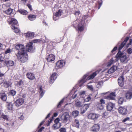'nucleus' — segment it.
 I'll list each match as a JSON object with an SVG mask.
<instances>
[{"label":"nucleus","mask_w":132,"mask_h":132,"mask_svg":"<svg viewBox=\"0 0 132 132\" xmlns=\"http://www.w3.org/2000/svg\"><path fill=\"white\" fill-rule=\"evenodd\" d=\"M123 98L121 97L119 100L118 103L119 104H122L123 102Z\"/></svg>","instance_id":"43"},{"label":"nucleus","mask_w":132,"mask_h":132,"mask_svg":"<svg viewBox=\"0 0 132 132\" xmlns=\"http://www.w3.org/2000/svg\"><path fill=\"white\" fill-rule=\"evenodd\" d=\"M10 95H11L12 96H13L15 95V94L16 93V91L13 90H12L10 92Z\"/></svg>","instance_id":"42"},{"label":"nucleus","mask_w":132,"mask_h":132,"mask_svg":"<svg viewBox=\"0 0 132 132\" xmlns=\"http://www.w3.org/2000/svg\"><path fill=\"white\" fill-rule=\"evenodd\" d=\"M62 14V11L59 10L58 12H56L53 16V19L55 21L58 19L59 17Z\"/></svg>","instance_id":"8"},{"label":"nucleus","mask_w":132,"mask_h":132,"mask_svg":"<svg viewBox=\"0 0 132 132\" xmlns=\"http://www.w3.org/2000/svg\"><path fill=\"white\" fill-rule=\"evenodd\" d=\"M5 62L7 66H13L14 64V63L12 61H5Z\"/></svg>","instance_id":"20"},{"label":"nucleus","mask_w":132,"mask_h":132,"mask_svg":"<svg viewBox=\"0 0 132 132\" xmlns=\"http://www.w3.org/2000/svg\"><path fill=\"white\" fill-rule=\"evenodd\" d=\"M13 104L11 102H10L7 106V108L9 110H12Z\"/></svg>","instance_id":"28"},{"label":"nucleus","mask_w":132,"mask_h":132,"mask_svg":"<svg viewBox=\"0 0 132 132\" xmlns=\"http://www.w3.org/2000/svg\"><path fill=\"white\" fill-rule=\"evenodd\" d=\"M10 85V82H9L5 81L3 84L4 86L6 88L8 87Z\"/></svg>","instance_id":"37"},{"label":"nucleus","mask_w":132,"mask_h":132,"mask_svg":"<svg viewBox=\"0 0 132 132\" xmlns=\"http://www.w3.org/2000/svg\"><path fill=\"white\" fill-rule=\"evenodd\" d=\"M44 128V127H42L41 128L38 130V132H41L42 130Z\"/></svg>","instance_id":"61"},{"label":"nucleus","mask_w":132,"mask_h":132,"mask_svg":"<svg viewBox=\"0 0 132 132\" xmlns=\"http://www.w3.org/2000/svg\"><path fill=\"white\" fill-rule=\"evenodd\" d=\"M80 14V11H78L76 12L75 13V14L76 16H78Z\"/></svg>","instance_id":"56"},{"label":"nucleus","mask_w":132,"mask_h":132,"mask_svg":"<svg viewBox=\"0 0 132 132\" xmlns=\"http://www.w3.org/2000/svg\"><path fill=\"white\" fill-rule=\"evenodd\" d=\"M11 52V50L10 48H8L5 51V53L7 54L8 53H10Z\"/></svg>","instance_id":"57"},{"label":"nucleus","mask_w":132,"mask_h":132,"mask_svg":"<svg viewBox=\"0 0 132 132\" xmlns=\"http://www.w3.org/2000/svg\"><path fill=\"white\" fill-rule=\"evenodd\" d=\"M27 77L29 79L33 80L35 78L34 75L31 73H28L26 74Z\"/></svg>","instance_id":"17"},{"label":"nucleus","mask_w":132,"mask_h":132,"mask_svg":"<svg viewBox=\"0 0 132 132\" xmlns=\"http://www.w3.org/2000/svg\"><path fill=\"white\" fill-rule=\"evenodd\" d=\"M60 132H65L66 131V129L65 128H61L60 129Z\"/></svg>","instance_id":"53"},{"label":"nucleus","mask_w":132,"mask_h":132,"mask_svg":"<svg viewBox=\"0 0 132 132\" xmlns=\"http://www.w3.org/2000/svg\"><path fill=\"white\" fill-rule=\"evenodd\" d=\"M129 38L128 37H126L124 40L121 43V44L119 46V50H120L124 47L127 42L129 40Z\"/></svg>","instance_id":"16"},{"label":"nucleus","mask_w":132,"mask_h":132,"mask_svg":"<svg viewBox=\"0 0 132 132\" xmlns=\"http://www.w3.org/2000/svg\"><path fill=\"white\" fill-rule=\"evenodd\" d=\"M83 26H80L79 25L78 27V30L79 31H82L84 29Z\"/></svg>","instance_id":"44"},{"label":"nucleus","mask_w":132,"mask_h":132,"mask_svg":"<svg viewBox=\"0 0 132 132\" xmlns=\"http://www.w3.org/2000/svg\"><path fill=\"white\" fill-rule=\"evenodd\" d=\"M102 4V0L100 1L98 3L99 4V6L98 7V9H99L101 7V6Z\"/></svg>","instance_id":"52"},{"label":"nucleus","mask_w":132,"mask_h":132,"mask_svg":"<svg viewBox=\"0 0 132 132\" xmlns=\"http://www.w3.org/2000/svg\"><path fill=\"white\" fill-rule=\"evenodd\" d=\"M74 123H75V126L77 128L78 127L79 125V121L76 119H75L74 121Z\"/></svg>","instance_id":"36"},{"label":"nucleus","mask_w":132,"mask_h":132,"mask_svg":"<svg viewBox=\"0 0 132 132\" xmlns=\"http://www.w3.org/2000/svg\"><path fill=\"white\" fill-rule=\"evenodd\" d=\"M1 98L2 100L4 101H5L7 99L6 95L5 93H2L1 94Z\"/></svg>","instance_id":"25"},{"label":"nucleus","mask_w":132,"mask_h":132,"mask_svg":"<svg viewBox=\"0 0 132 132\" xmlns=\"http://www.w3.org/2000/svg\"><path fill=\"white\" fill-rule=\"evenodd\" d=\"M126 97L127 99H129L132 97V92L128 91L126 94Z\"/></svg>","instance_id":"19"},{"label":"nucleus","mask_w":132,"mask_h":132,"mask_svg":"<svg viewBox=\"0 0 132 132\" xmlns=\"http://www.w3.org/2000/svg\"><path fill=\"white\" fill-rule=\"evenodd\" d=\"M76 106L80 107L82 106V105L81 103L80 102L78 101L76 103Z\"/></svg>","instance_id":"40"},{"label":"nucleus","mask_w":132,"mask_h":132,"mask_svg":"<svg viewBox=\"0 0 132 132\" xmlns=\"http://www.w3.org/2000/svg\"><path fill=\"white\" fill-rule=\"evenodd\" d=\"M23 84V82L22 80H20L18 82V85L19 86H20L22 85Z\"/></svg>","instance_id":"55"},{"label":"nucleus","mask_w":132,"mask_h":132,"mask_svg":"<svg viewBox=\"0 0 132 132\" xmlns=\"http://www.w3.org/2000/svg\"><path fill=\"white\" fill-rule=\"evenodd\" d=\"M118 111L119 113L122 115H125L127 113V109L124 107H120L118 109Z\"/></svg>","instance_id":"7"},{"label":"nucleus","mask_w":132,"mask_h":132,"mask_svg":"<svg viewBox=\"0 0 132 132\" xmlns=\"http://www.w3.org/2000/svg\"><path fill=\"white\" fill-rule=\"evenodd\" d=\"M64 101V98H63L59 103V104L57 105V107H59L60 106V105Z\"/></svg>","instance_id":"51"},{"label":"nucleus","mask_w":132,"mask_h":132,"mask_svg":"<svg viewBox=\"0 0 132 132\" xmlns=\"http://www.w3.org/2000/svg\"><path fill=\"white\" fill-rule=\"evenodd\" d=\"M127 52L128 54H131L132 53V49L131 48H128L127 50Z\"/></svg>","instance_id":"46"},{"label":"nucleus","mask_w":132,"mask_h":132,"mask_svg":"<svg viewBox=\"0 0 132 132\" xmlns=\"http://www.w3.org/2000/svg\"><path fill=\"white\" fill-rule=\"evenodd\" d=\"M55 58V56L53 54H51L47 56L46 59L48 62H52L54 60Z\"/></svg>","instance_id":"9"},{"label":"nucleus","mask_w":132,"mask_h":132,"mask_svg":"<svg viewBox=\"0 0 132 132\" xmlns=\"http://www.w3.org/2000/svg\"><path fill=\"white\" fill-rule=\"evenodd\" d=\"M4 57L2 56H0V61L1 62L3 61H4Z\"/></svg>","instance_id":"58"},{"label":"nucleus","mask_w":132,"mask_h":132,"mask_svg":"<svg viewBox=\"0 0 132 132\" xmlns=\"http://www.w3.org/2000/svg\"><path fill=\"white\" fill-rule=\"evenodd\" d=\"M27 53L26 51H24L21 53V51H20L16 55L18 59L22 62H25L28 59Z\"/></svg>","instance_id":"2"},{"label":"nucleus","mask_w":132,"mask_h":132,"mask_svg":"<svg viewBox=\"0 0 132 132\" xmlns=\"http://www.w3.org/2000/svg\"><path fill=\"white\" fill-rule=\"evenodd\" d=\"M34 33L31 32H28L26 34V36L28 37H34Z\"/></svg>","instance_id":"32"},{"label":"nucleus","mask_w":132,"mask_h":132,"mask_svg":"<svg viewBox=\"0 0 132 132\" xmlns=\"http://www.w3.org/2000/svg\"><path fill=\"white\" fill-rule=\"evenodd\" d=\"M24 100L22 98H20L17 100L15 103V105L16 106H19L23 104Z\"/></svg>","instance_id":"11"},{"label":"nucleus","mask_w":132,"mask_h":132,"mask_svg":"<svg viewBox=\"0 0 132 132\" xmlns=\"http://www.w3.org/2000/svg\"><path fill=\"white\" fill-rule=\"evenodd\" d=\"M114 62V60H113V59H111L110 61L108 63L107 66L108 67L110 66L112 64H113Z\"/></svg>","instance_id":"38"},{"label":"nucleus","mask_w":132,"mask_h":132,"mask_svg":"<svg viewBox=\"0 0 132 132\" xmlns=\"http://www.w3.org/2000/svg\"><path fill=\"white\" fill-rule=\"evenodd\" d=\"M77 96V94H76L75 95H73L72 97L73 99H74Z\"/></svg>","instance_id":"64"},{"label":"nucleus","mask_w":132,"mask_h":132,"mask_svg":"<svg viewBox=\"0 0 132 132\" xmlns=\"http://www.w3.org/2000/svg\"><path fill=\"white\" fill-rule=\"evenodd\" d=\"M124 78L123 75H122L118 79V83L119 85L121 87H122L124 85L123 80Z\"/></svg>","instance_id":"12"},{"label":"nucleus","mask_w":132,"mask_h":132,"mask_svg":"<svg viewBox=\"0 0 132 132\" xmlns=\"http://www.w3.org/2000/svg\"><path fill=\"white\" fill-rule=\"evenodd\" d=\"M27 6L30 10H32V8L31 7V6L30 4H28L27 5Z\"/></svg>","instance_id":"59"},{"label":"nucleus","mask_w":132,"mask_h":132,"mask_svg":"<svg viewBox=\"0 0 132 132\" xmlns=\"http://www.w3.org/2000/svg\"><path fill=\"white\" fill-rule=\"evenodd\" d=\"M130 118L129 117H126L124 118L122 121V122H125L127 121H129L130 120Z\"/></svg>","instance_id":"47"},{"label":"nucleus","mask_w":132,"mask_h":132,"mask_svg":"<svg viewBox=\"0 0 132 132\" xmlns=\"http://www.w3.org/2000/svg\"><path fill=\"white\" fill-rule=\"evenodd\" d=\"M61 120L63 122H66L67 121H69L70 119V117L68 113H64L61 117Z\"/></svg>","instance_id":"4"},{"label":"nucleus","mask_w":132,"mask_h":132,"mask_svg":"<svg viewBox=\"0 0 132 132\" xmlns=\"http://www.w3.org/2000/svg\"><path fill=\"white\" fill-rule=\"evenodd\" d=\"M100 126L99 125L96 124L94 125L91 128V130L93 131L97 132L99 130Z\"/></svg>","instance_id":"15"},{"label":"nucleus","mask_w":132,"mask_h":132,"mask_svg":"<svg viewBox=\"0 0 132 132\" xmlns=\"http://www.w3.org/2000/svg\"><path fill=\"white\" fill-rule=\"evenodd\" d=\"M115 106L114 104L111 102L107 104V109L108 111H111L112 110Z\"/></svg>","instance_id":"10"},{"label":"nucleus","mask_w":132,"mask_h":132,"mask_svg":"<svg viewBox=\"0 0 132 132\" xmlns=\"http://www.w3.org/2000/svg\"><path fill=\"white\" fill-rule=\"evenodd\" d=\"M100 116L99 114H97L90 113L88 115L89 119L92 120L97 119Z\"/></svg>","instance_id":"6"},{"label":"nucleus","mask_w":132,"mask_h":132,"mask_svg":"<svg viewBox=\"0 0 132 132\" xmlns=\"http://www.w3.org/2000/svg\"><path fill=\"white\" fill-rule=\"evenodd\" d=\"M108 112H104L103 113V116L104 117L105 116H106L108 115Z\"/></svg>","instance_id":"60"},{"label":"nucleus","mask_w":132,"mask_h":132,"mask_svg":"<svg viewBox=\"0 0 132 132\" xmlns=\"http://www.w3.org/2000/svg\"><path fill=\"white\" fill-rule=\"evenodd\" d=\"M85 91H83L79 93V95L80 96L83 97V96L85 95Z\"/></svg>","instance_id":"45"},{"label":"nucleus","mask_w":132,"mask_h":132,"mask_svg":"<svg viewBox=\"0 0 132 132\" xmlns=\"http://www.w3.org/2000/svg\"><path fill=\"white\" fill-rule=\"evenodd\" d=\"M60 121L59 119L57 118L54 120V122L55 123H60L59 122Z\"/></svg>","instance_id":"54"},{"label":"nucleus","mask_w":132,"mask_h":132,"mask_svg":"<svg viewBox=\"0 0 132 132\" xmlns=\"http://www.w3.org/2000/svg\"><path fill=\"white\" fill-rule=\"evenodd\" d=\"M39 40L38 39L35 40L28 43L26 46L27 50H24L25 48L23 45L21 44L16 45L15 47V48L16 50H19L18 53L20 51H21V53L24 51L27 52V51L29 52H32L35 50V46L33 45V43L39 42Z\"/></svg>","instance_id":"1"},{"label":"nucleus","mask_w":132,"mask_h":132,"mask_svg":"<svg viewBox=\"0 0 132 132\" xmlns=\"http://www.w3.org/2000/svg\"><path fill=\"white\" fill-rule=\"evenodd\" d=\"M116 95L114 93H112L106 97V98L109 100H114Z\"/></svg>","instance_id":"14"},{"label":"nucleus","mask_w":132,"mask_h":132,"mask_svg":"<svg viewBox=\"0 0 132 132\" xmlns=\"http://www.w3.org/2000/svg\"><path fill=\"white\" fill-rule=\"evenodd\" d=\"M79 112L77 111H74L72 112V114L74 117L77 116L79 114Z\"/></svg>","instance_id":"31"},{"label":"nucleus","mask_w":132,"mask_h":132,"mask_svg":"<svg viewBox=\"0 0 132 132\" xmlns=\"http://www.w3.org/2000/svg\"><path fill=\"white\" fill-rule=\"evenodd\" d=\"M90 105L89 104H86L83 107V109H84L85 110H83V111H82L81 113H84L89 108Z\"/></svg>","instance_id":"27"},{"label":"nucleus","mask_w":132,"mask_h":132,"mask_svg":"<svg viewBox=\"0 0 132 132\" xmlns=\"http://www.w3.org/2000/svg\"><path fill=\"white\" fill-rule=\"evenodd\" d=\"M12 10L10 8L8 9L5 11V13L7 14H10L12 12Z\"/></svg>","instance_id":"35"},{"label":"nucleus","mask_w":132,"mask_h":132,"mask_svg":"<svg viewBox=\"0 0 132 132\" xmlns=\"http://www.w3.org/2000/svg\"><path fill=\"white\" fill-rule=\"evenodd\" d=\"M129 43L127 45H126V47H129V46L130 45H131L132 43V39H129Z\"/></svg>","instance_id":"48"},{"label":"nucleus","mask_w":132,"mask_h":132,"mask_svg":"<svg viewBox=\"0 0 132 132\" xmlns=\"http://www.w3.org/2000/svg\"><path fill=\"white\" fill-rule=\"evenodd\" d=\"M100 104H101L102 105H103L105 103V101L103 99H101L100 100Z\"/></svg>","instance_id":"49"},{"label":"nucleus","mask_w":132,"mask_h":132,"mask_svg":"<svg viewBox=\"0 0 132 132\" xmlns=\"http://www.w3.org/2000/svg\"><path fill=\"white\" fill-rule=\"evenodd\" d=\"M103 82L102 81H100L97 83V84L96 85L97 88H100L101 87L103 84Z\"/></svg>","instance_id":"33"},{"label":"nucleus","mask_w":132,"mask_h":132,"mask_svg":"<svg viewBox=\"0 0 132 132\" xmlns=\"http://www.w3.org/2000/svg\"><path fill=\"white\" fill-rule=\"evenodd\" d=\"M18 11L21 14L23 15H26L28 13V12L26 10L20 9L18 10Z\"/></svg>","instance_id":"21"},{"label":"nucleus","mask_w":132,"mask_h":132,"mask_svg":"<svg viewBox=\"0 0 132 132\" xmlns=\"http://www.w3.org/2000/svg\"><path fill=\"white\" fill-rule=\"evenodd\" d=\"M1 118L6 120H7L9 118V117L8 116L4 114L2 115L1 116Z\"/></svg>","instance_id":"39"},{"label":"nucleus","mask_w":132,"mask_h":132,"mask_svg":"<svg viewBox=\"0 0 132 132\" xmlns=\"http://www.w3.org/2000/svg\"><path fill=\"white\" fill-rule=\"evenodd\" d=\"M39 93L41 96V97H42L43 96L44 93L41 86H40L39 87Z\"/></svg>","instance_id":"34"},{"label":"nucleus","mask_w":132,"mask_h":132,"mask_svg":"<svg viewBox=\"0 0 132 132\" xmlns=\"http://www.w3.org/2000/svg\"><path fill=\"white\" fill-rule=\"evenodd\" d=\"M57 74L55 73H53L51 75L50 77V84H52L54 81L55 80L56 78Z\"/></svg>","instance_id":"13"},{"label":"nucleus","mask_w":132,"mask_h":132,"mask_svg":"<svg viewBox=\"0 0 132 132\" xmlns=\"http://www.w3.org/2000/svg\"><path fill=\"white\" fill-rule=\"evenodd\" d=\"M87 86L88 88L90 90L92 91L93 90V87L92 85H87Z\"/></svg>","instance_id":"50"},{"label":"nucleus","mask_w":132,"mask_h":132,"mask_svg":"<svg viewBox=\"0 0 132 132\" xmlns=\"http://www.w3.org/2000/svg\"><path fill=\"white\" fill-rule=\"evenodd\" d=\"M96 106L97 108L99 110H102L104 108L103 105L101 104H100L99 103H97L96 105Z\"/></svg>","instance_id":"30"},{"label":"nucleus","mask_w":132,"mask_h":132,"mask_svg":"<svg viewBox=\"0 0 132 132\" xmlns=\"http://www.w3.org/2000/svg\"><path fill=\"white\" fill-rule=\"evenodd\" d=\"M10 23L12 24V25L14 26V25L18 23V22L16 19L12 18Z\"/></svg>","instance_id":"24"},{"label":"nucleus","mask_w":132,"mask_h":132,"mask_svg":"<svg viewBox=\"0 0 132 132\" xmlns=\"http://www.w3.org/2000/svg\"><path fill=\"white\" fill-rule=\"evenodd\" d=\"M117 69V66H114L111 67L108 71V73L109 74H111L113 72Z\"/></svg>","instance_id":"18"},{"label":"nucleus","mask_w":132,"mask_h":132,"mask_svg":"<svg viewBox=\"0 0 132 132\" xmlns=\"http://www.w3.org/2000/svg\"><path fill=\"white\" fill-rule=\"evenodd\" d=\"M117 55H118V57L120 58V60L121 62L122 63H127L128 61L127 60V56L125 55H123V54L120 51L119 52Z\"/></svg>","instance_id":"3"},{"label":"nucleus","mask_w":132,"mask_h":132,"mask_svg":"<svg viewBox=\"0 0 132 132\" xmlns=\"http://www.w3.org/2000/svg\"><path fill=\"white\" fill-rule=\"evenodd\" d=\"M117 47H115L113 49V50H112L111 52H113L114 51H115L117 49Z\"/></svg>","instance_id":"63"},{"label":"nucleus","mask_w":132,"mask_h":132,"mask_svg":"<svg viewBox=\"0 0 132 132\" xmlns=\"http://www.w3.org/2000/svg\"><path fill=\"white\" fill-rule=\"evenodd\" d=\"M99 71L97 70L95 72H94L92 74L90 75L89 77V79H93L94 77L96 76L97 73H98L99 72Z\"/></svg>","instance_id":"22"},{"label":"nucleus","mask_w":132,"mask_h":132,"mask_svg":"<svg viewBox=\"0 0 132 132\" xmlns=\"http://www.w3.org/2000/svg\"><path fill=\"white\" fill-rule=\"evenodd\" d=\"M19 118L21 120H23L24 119V117L23 115H21Z\"/></svg>","instance_id":"62"},{"label":"nucleus","mask_w":132,"mask_h":132,"mask_svg":"<svg viewBox=\"0 0 132 132\" xmlns=\"http://www.w3.org/2000/svg\"><path fill=\"white\" fill-rule=\"evenodd\" d=\"M28 18L30 20L32 21L35 19L36 16L34 15H30L28 16Z\"/></svg>","instance_id":"29"},{"label":"nucleus","mask_w":132,"mask_h":132,"mask_svg":"<svg viewBox=\"0 0 132 132\" xmlns=\"http://www.w3.org/2000/svg\"><path fill=\"white\" fill-rule=\"evenodd\" d=\"M65 64V62L64 61H59L56 63V68L59 69L61 68Z\"/></svg>","instance_id":"5"},{"label":"nucleus","mask_w":132,"mask_h":132,"mask_svg":"<svg viewBox=\"0 0 132 132\" xmlns=\"http://www.w3.org/2000/svg\"><path fill=\"white\" fill-rule=\"evenodd\" d=\"M61 126V123H55L53 125V127L55 129H57L59 128Z\"/></svg>","instance_id":"26"},{"label":"nucleus","mask_w":132,"mask_h":132,"mask_svg":"<svg viewBox=\"0 0 132 132\" xmlns=\"http://www.w3.org/2000/svg\"><path fill=\"white\" fill-rule=\"evenodd\" d=\"M92 95H89L86 98L85 100V101L86 102H88L92 98Z\"/></svg>","instance_id":"41"},{"label":"nucleus","mask_w":132,"mask_h":132,"mask_svg":"<svg viewBox=\"0 0 132 132\" xmlns=\"http://www.w3.org/2000/svg\"><path fill=\"white\" fill-rule=\"evenodd\" d=\"M11 27V28L14 30V32L16 33H18L19 32V29L17 27H16L15 26L12 25Z\"/></svg>","instance_id":"23"}]
</instances>
